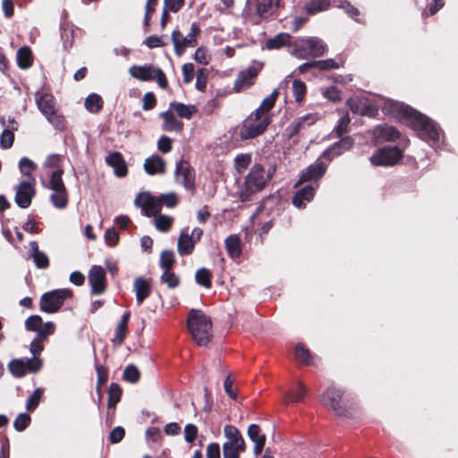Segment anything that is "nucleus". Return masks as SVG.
Here are the masks:
<instances>
[{
    "mask_svg": "<svg viewBox=\"0 0 458 458\" xmlns=\"http://www.w3.org/2000/svg\"><path fill=\"white\" fill-rule=\"evenodd\" d=\"M157 199L160 200L161 208L163 206H165L167 208H174L178 203V199L175 193H166V194H160L157 196Z\"/></svg>",
    "mask_w": 458,
    "mask_h": 458,
    "instance_id": "nucleus-57",
    "label": "nucleus"
},
{
    "mask_svg": "<svg viewBox=\"0 0 458 458\" xmlns=\"http://www.w3.org/2000/svg\"><path fill=\"white\" fill-rule=\"evenodd\" d=\"M329 6V0H310L305 4L304 10L307 14L315 15L318 13L327 10Z\"/></svg>",
    "mask_w": 458,
    "mask_h": 458,
    "instance_id": "nucleus-36",
    "label": "nucleus"
},
{
    "mask_svg": "<svg viewBox=\"0 0 458 458\" xmlns=\"http://www.w3.org/2000/svg\"><path fill=\"white\" fill-rule=\"evenodd\" d=\"M88 279L92 295H100L105 293L106 278L105 269L101 266H92L89 269Z\"/></svg>",
    "mask_w": 458,
    "mask_h": 458,
    "instance_id": "nucleus-15",
    "label": "nucleus"
},
{
    "mask_svg": "<svg viewBox=\"0 0 458 458\" xmlns=\"http://www.w3.org/2000/svg\"><path fill=\"white\" fill-rule=\"evenodd\" d=\"M30 256L37 267L47 268L49 266V259L46 253L38 250L37 242H30Z\"/></svg>",
    "mask_w": 458,
    "mask_h": 458,
    "instance_id": "nucleus-29",
    "label": "nucleus"
},
{
    "mask_svg": "<svg viewBox=\"0 0 458 458\" xmlns=\"http://www.w3.org/2000/svg\"><path fill=\"white\" fill-rule=\"evenodd\" d=\"M30 421L31 419L29 414L21 413L16 417L13 422V428L19 432L23 431L26 428H28Z\"/></svg>",
    "mask_w": 458,
    "mask_h": 458,
    "instance_id": "nucleus-55",
    "label": "nucleus"
},
{
    "mask_svg": "<svg viewBox=\"0 0 458 458\" xmlns=\"http://www.w3.org/2000/svg\"><path fill=\"white\" fill-rule=\"evenodd\" d=\"M72 296V292L66 288L47 292L40 298V310L47 313H55L62 307L64 301Z\"/></svg>",
    "mask_w": 458,
    "mask_h": 458,
    "instance_id": "nucleus-6",
    "label": "nucleus"
},
{
    "mask_svg": "<svg viewBox=\"0 0 458 458\" xmlns=\"http://www.w3.org/2000/svg\"><path fill=\"white\" fill-rule=\"evenodd\" d=\"M295 358L298 361L305 365L311 364V354L310 351L301 344H298L295 347Z\"/></svg>",
    "mask_w": 458,
    "mask_h": 458,
    "instance_id": "nucleus-48",
    "label": "nucleus"
},
{
    "mask_svg": "<svg viewBox=\"0 0 458 458\" xmlns=\"http://www.w3.org/2000/svg\"><path fill=\"white\" fill-rule=\"evenodd\" d=\"M212 276L211 273L205 267H201L197 270L195 274L196 283L199 285H202L206 288H210L212 285L211 281Z\"/></svg>",
    "mask_w": 458,
    "mask_h": 458,
    "instance_id": "nucleus-45",
    "label": "nucleus"
},
{
    "mask_svg": "<svg viewBox=\"0 0 458 458\" xmlns=\"http://www.w3.org/2000/svg\"><path fill=\"white\" fill-rule=\"evenodd\" d=\"M106 163L114 168V174L118 177H123L128 173L126 163L119 152H113L107 155L106 157Z\"/></svg>",
    "mask_w": 458,
    "mask_h": 458,
    "instance_id": "nucleus-20",
    "label": "nucleus"
},
{
    "mask_svg": "<svg viewBox=\"0 0 458 458\" xmlns=\"http://www.w3.org/2000/svg\"><path fill=\"white\" fill-rule=\"evenodd\" d=\"M130 315V312H125L116 327L115 335L113 341L117 342L118 344H122L126 336Z\"/></svg>",
    "mask_w": 458,
    "mask_h": 458,
    "instance_id": "nucleus-37",
    "label": "nucleus"
},
{
    "mask_svg": "<svg viewBox=\"0 0 458 458\" xmlns=\"http://www.w3.org/2000/svg\"><path fill=\"white\" fill-rule=\"evenodd\" d=\"M327 47L318 38L298 39L293 47L292 55L299 59L318 57L325 54Z\"/></svg>",
    "mask_w": 458,
    "mask_h": 458,
    "instance_id": "nucleus-5",
    "label": "nucleus"
},
{
    "mask_svg": "<svg viewBox=\"0 0 458 458\" xmlns=\"http://www.w3.org/2000/svg\"><path fill=\"white\" fill-rule=\"evenodd\" d=\"M36 102L38 109L44 116L49 115L55 111L54 97L50 94H42L38 98H37Z\"/></svg>",
    "mask_w": 458,
    "mask_h": 458,
    "instance_id": "nucleus-33",
    "label": "nucleus"
},
{
    "mask_svg": "<svg viewBox=\"0 0 458 458\" xmlns=\"http://www.w3.org/2000/svg\"><path fill=\"white\" fill-rule=\"evenodd\" d=\"M154 217V225L160 232H167L174 223V218L165 215L157 214Z\"/></svg>",
    "mask_w": 458,
    "mask_h": 458,
    "instance_id": "nucleus-44",
    "label": "nucleus"
},
{
    "mask_svg": "<svg viewBox=\"0 0 458 458\" xmlns=\"http://www.w3.org/2000/svg\"><path fill=\"white\" fill-rule=\"evenodd\" d=\"M50 201L52 205L58 208L64 209L68 204V192L66 189L54 191L50 195Z\"/></svg>",
    "mask_w": 458,
    "mask_h": 458,
    "instance_id": "nucleus-39",
    "label": "nucleus"
},
{
    "mask_svg": "<svg viewBox=\"0 0 458 458\" xmlns=\"http://www.w3.org/2000/svg\"><path fill=\"white\" fill-rule=\"evenodd\" d=\"M389 112L416 131L419 136L433 143L439 140V130L435 123L427 116L417 112L409 106L400 102H391Z\"/></svg>",
    "mask_w": 458,
    "mask_h": 458,
    "instance_id": "nucleus-1",
    "label": "nucleus"
},
{
    "mask_svg": "<svg viewBox=\"0 0 458 458\" xmlns=\"http://www.w3.org/2000/svg\"><path fill=\"white\" fill-rule=\"evenodd\" d=\"M17 64L21 69H28L32 64V52L29 47H22L17 51Z\"/></svg>",
    "mask_w": 458,
    "mask_h": 458,
    "instance_id": "nucleus-38",
    "label": "nucleus"
},
{
    "mask_svg": "<svg viewBox=\"0 0 458 458\" xmlns=\"http://www.w3.org/2000/svg\"><path fill=\"white\" fill-rule=\"evenodd\" d=\"M224 433L227 441L225 443L232 444L237 447H240V450L245 449V442L242 438L239 429L233 425H226L224 428Z\"/></svg>",
    "mask_w": 458,
    "mask_h": 458,
    "instance_id": "nucleus-28",
    "label": "nucleus"
},
{
    "mask_svg": "<svg viewBox=\"0 0 458 458\" xmlns=\"http://www.w3.org/2000/svg\"><path fill=\"white\" fill-rule=\"evenodd\" d=\"M350 123V118L348 114L342 116L335 128L334 129V132L336 133L338 137L343 136L344 133L348 131V127Z\"/></svg>",
    "mask_w": 458,
    "mask_h": 458,
    "instance_id": "nucleus-60",
    "label": "nucleus"
},
{
    "mask_svg": "<svg viewBox=\"0 0 458 458\" xmlns=\"http://www.w3.org/2000/svg\"><path fill=\"white\" fill-rule=\"evenodd\" d=\"M315 195V188L311 185H306L296 191L293 198V204L297 208H303L307 202H310Z\"/></svg>",
    "mask_w": 458,
    "mask_h": 458,
    "instance_id": "nucleus-26",
    "label": "nucleus"
},
{
    "mask_svg": "<svg viewBox=\"0 0 458 458\" xmlns=\"http://www.w3.org/2000/svg\"><path fill=\"white\" fill-rule=\"evenodd\" d=\"M175 179L187 190H193L195 186V171L190 164L183 159L176 163Z\"/></svg>",
    "mask_w": 458,
    "mask_h": 458,
    "instance_id": "nucleus-16",
    "label": "nucleus"
},
{
    "mask_svg": "<svg viewBox=\"0 0 458 458\" xmlns=\"http://www.w3.org/2000/svg\"><path fill=\"white\" fill-rule=\"evenodd\" d=\"M270 123V115L252 112L238 127L241 140L254 139L265 132Z\"/></svg>",
    "mask_w": 458,
    "mask_h": 458,
    "instance_id": "nucleus-4",
    "label": "nucleus"
},
{
    "mask_svg": "<svg viewBox=\"0 0 458 458\" xmlns=\"http://www.w3.org/2000/svg\"><path fill=\"white\" fill-rule=\"evenodd\" d=\"M55 327L53 322L45 323L43 328L38 332L35 338L31 341L30 350L33 354V357L39 354L43 351L42 343L47 340V338L55 333Z\"/></svg>",
    "mask_w": 458,
    "mask_h": 458,
    "instance_id": "nucleus-17",
    "label": "nucleus"
},
{
    "mask_svg": "<svg viewBox=\"0 0 458 458\" xmlns=\"http://www.w3.org/2000/svg\"><path fill=\"white\" fill-rule=\"evenodd\" d=\"M164 123L162 129L165 131L181 132L183 129V123L178 120L171 110L165 111L160 114Z\"/></svg>",
    "mask_w": 458,
    "mask_h": 458,
    "instance_id": "nucleus-24",
    "label": "nucleus"
},
{
    "mask_svg": "<svg viewBox=\"0 0 458 458\" xmlns=\"http://www.w3.org/2000/svg\"><path fill=\"white\" fill-rule=\"evenodd\" d=\"M261 69L262 64L257 63L255 65L249 66L245 70L241 71L234 81V91L241 92L251 87Z\"/></svg>",
    "mask_w": 458,
    "mask_h": 458,
    "instance_id": "nucleus-12",
    "label": "nucleus"
},
{
    "mask_svg": "<svg viewBox=\"0 0 458 458\" xmlns=\"http://www.w3.org/2000/svg\"><path fill=\"white\" fill-rule=\"evenodd\" d=\"M327 166L322 162H317L310 165L301 175L299 182H307L310 180H318L325 174Z\"/></svg>",
    "mask_w": 458,
    "mask_h": 458,
    "instance_id": "nucleus-27",
    "label": "nucleus"
},
{
    "mask_svg": "<svg viewBox=\"0 0 458 458\" xmlns=\"http://www.w3.org/2000/svg\"><path fill=\"white\" fill-rule=\"evenodd\" d=\"M45 324H43L42 318L38 315H32L29 317L25 321V328L28 331L39 332Z\"/></svg>",
    "mask_w": 458,
    "mask_h": 458,
    "instance_id": "nucleus-49",
    "label": "nucleus"
},
{
    "mask_svg": "<svg viewBox=\"0 0 458 458\" xmlns=\"http://www.w3.org/2000/svg\"><path fill=\"white\" fill-rule=\"evenodd\" d=\"M144 169L150 175L162 174L165 172V162L158 155H152L145 160Z\"/></svg>",
    "mask_w": 458,
    "mask_h": 458,
    "instance_id": "nucleus-23",
    "label": "nucleus"
},
{
    "mask_svg": "<svg viewBox=\"0 0 458 458\" xmlns=\"http://www.w3.org/2000/svg\"><path fill=\"white\" fill-rule=\"evenodd\" d=\"M317 121V116L315 114H305L301 117H300L297 121L293 122L289 127V137H293L296 135L301 129L304 125H311L314 124Z\"/></svg>",
    "mask_w": 458,
    "mask_h": 458,
    "instance_id": "nucleus-31",
    "label": "nucleus"
},
{
    "mask_svg": "<svg viewBox=\"0 0 458 458\" xmlns=\"http://www.w3.org/2000/svg\"><path fill=\"white\" fill-rule=\"evenodd\" d=\"M200 33V29L197 23H192L190 32L183 36L179 30L172 32L171 39L174 44V52L177 55H182L187 47H195L198 45L197 38Z\"/></svg>",
    "mask_w": 458,
    "mask_h": 458,
    "instance_id": "nucleus-7",
    "label": "nucleus"
},
{
    "mask_svg": "<svg viewBox=\"0 0 458 458\" xmlns=\"http://www.w3.org/2000/svg\"><path fill=\"white\" fill-rule=\"evenodd\" d=\"M133 289L136 294L137 303L140 305L150 295V281L141 276L137 277L133 284Z\"/></svg>",
    "mask_w": 458,
    "mask_h": 458,
    "instance_id": "nucleus-22",
    "label": "nucleus"
},
{
    "mask_svg": "<svg viewBox=\"0 0 458 458\" xmlns=\"http://www.w3.org/2000/svg\"><path fill=\"white\" fill-rule=\"evenodd\" d=\"M352 145H353V140L351 137H345V138H343L340 141L332 145L330 148H328L324 152L323 155L326 157L332 159L335 157L341 155L344 151L351 149Z\"/></svg>",
    "mask_w": 458,
    "mask_h": 458,
    "instance_id": "nucleus-25",
    "label": "nucleus"
},
{
    "mask_svg": "<svg viewBox=\"0 0 458 458\" xmlns=\"http://www.w3.org/2000/svg\"><path fill=\"white\" fill-rule=\"evenodd\" d=\"M64 170L59 168L51 174L48 188L53 191L66 189L62 178Z\"/></svg>",
    "mask_w": 458,
    "mask_h": 458,
    "instance_id": "nucleus-42",
    "label": "nucleus"
},
{
    "mask_svg": "<svg viewBox=\"0 0 458 458\" xmlns=\"http://www.w3.org/2000/svg\"><path fill=\"white\" fill-rule=\"evenodd\" d=\"M35 178L30 177V180L21 182L15 193V203L21 208H27L31 204V199L36 194L35 190Z\"/></svg>",
    "mask_w": 458,
    "mask_h": 458,
    "instance_id": "nucleus-11",
    "label": "nucleus"
},
{
    "mask_svg": "<svg viewBox=\"0 0 458 458\" xmlns=\"http://www.w3.org/2000/svg\"><path fill=\"white\" fill-rule=\"evenodd\" d=\"M251 162L250 154H240L234 158V168L238 174H242Z\"/></svg>",
    "mask_w": 458,
    "mask_h": 458,
    "instance_id": "nucleus-47",
    "label": "nucleus"
},
{
    "mask_svg": "<svg viewBox=\"0 0 458 458\" xmlns=\"http://www.w3.org/2000/svg\"><path fill=\"white\" fill-rule=\"evenodd\" d=\"M306 394V387L302 383L298 384V389L295 393L291 392L286 394L288 402L297 403L303 399Z\"/></svg>",
    "mask_w": 458,
    "mask_h": 458,
    "instance_id": "nucleus-59",
    "label": "nucleus"
},
{
    "mask_svg": "<svg viewBox=\"0 0 458 458\" xmlns=\"http://www.w3.org/2000/svg\"><path fill=\"white\" fill-rule=\"evenodd\" d=\"M243 450H240V447L233 445L232 444L224 443L223 445L224 458H239V454Z\"/></svg>",
    "mask_w": 458,
    "mask_h": 458,
    "instance_id": "nucleus-61",
    "label": "nucleus"
},
{
    "mask_svg": "<svg viewBox=\"0 0 458 458\" xmlns=\"http://www.w3.org/2000/svg\"><path fill=\"white\" fill-rule=\"evenodd\" d=\"M403 157V151L397 147H384L374 152L369 160L376 166H393Z\"/></svg>",
    "mask_w": 458,
    "mask_h": 458,
    "instance_id": "nucleus-9",
    "label": "nucleus"
},
{
    "mask_svg": "<svg viewBox=\"0 0 458 458\" xmlns=\"http://www.w3.org/2000/svg\"><path fill=\"white\" fill-rule=\"evenodd\" d=\"M225 249L232 259L239 258L242 254L241 240L238 235L232 234L225 239Z\"/></svg>",
    "mask_w": 458,
    "mask_h": 458,
    "instance_id": "nucleus-32",
    "label": "nucleus"
},
{
    "mask_svg": "<svg viewBox=\"0 0 458 458\" xmlns=\"http://www.w3.org/2000/svg\"><path fill=\"white\" fill-rule=\"evenodd\" d=\"M14 141V134L9 130H4L0 138V146L2 148H10Z\"/></svg>",
    "mask_w": 458,
    "mask_h": 458,
    "instance_id": "nucleus-62",
    "label": "nucleus"
},
{
    "mask_svg": "<svg viewBox=\"0 0 458 458\" xmlns=\"http://www.w3.org/2000/svg\"><path fill=\"white\" fill-rule=\"evenodd\" d=\"M160 280L172 289L178 286L180 283L179 277L171 269L164 270Z\"/></svg>",
    "mask_w": 458,
    "mask_h": 458,
    "instance_id": "nucleus-51",
    "label": "nucleus"
},
{
    "mask_svg": "<svg viewBox=\"0 0 458 458\" xmlns=\"http://www.w3.org/2000/svg\"><path fill=\"white\" fill-rule=\"evenodd\" d=\"M174 264V255L172 250H163L160 254L159 265L163 270L172 269Z\"/></svg>",
    "mask_w": 458,
    "mask_h": 458,
    "instance_id": "nucleus-50",
    "label": "nucleus"
},
{
    "mask_svg": "<svg viewBox=\"0 0 458 458\" xmlns=\"http://www.w3.org/2000/svg\"><path fill=\"white\" fill-rule=\"evenodd\" d=\"M129 72L133 78L140 81L156 80L162 89H165L168 85L166 77L163 71L152 65H133L130 68Z\"/></svg>",
    "mask_w": 458,
    "mask_h": 458,
    "instance_id": "nucleus-8",
    "label": "nucleus"
},
{
    "mask_svg": "<svg viewBox=\"0 0 458 458\" xmlns=\"http://www.w3.org/2000/svg\"><path fill=\"white\" fill-rule=\"evenodd\" d=\"M103 99L98 94H90L85 99V107L90 113H98L103 107Z\"/></svg>",
    "mask_w": 458,
    "mask_h": 458,
    "instance_id": "nucleus-40",
    "label": "nucleus"
},
{
    "mask_svg": "<svg viewBox=\"0 0 458 458\" xmlns=\"http://www.w3.org/2000/svg\"><path fill=\"white\" fill-rule=\"evenodd\" d=\"M19 169L20 172L28 176V180H30L32 176V173L37 169V165L28 157H21L19 161Z\"/></svg>",
    "mask_w": 458,
    "mask_h": 458,
    "instance_id": "nucleus-46",
    "label": "nucleus"
},
{
    "mask_svg": "<svg viewBox=\"0 0 458 458\" xmlns=\"http://www.w3.org/2000/svg\"><path fill=\"white\" fill-rule=\"evenodd\" d=\"M290 35L287 33H280L266 42L267 49H278L289 43Z\"/></svg>",
    "mask_w": 458,
    "mask_h": 458,
    "instance_id": "nucleus-41",
    "label": "nucleus"
},
{
    "mask_svg": "<svg viewBox=\"0 0 458 458\" xmlns=\"http://www.w3.org/2000/svg\"><path fill=\"white\" fill-rule=\"evenodd\" d=\"M208 71L205 68L199 69L197 72V79H196V89L199 91H205L207 88Z\"/></svg>",
    "mask_w": 458,
    "mask_h": 458,
    "instance_id": "nucleus-54",
    "label": "nucleus"
},
{
    "mask_svg": "<svg viewBox=\"0 0 458 458\" xmlns=\"http://www.w3.org/2000/svg\"><path fill=\"white\" fill-rule=\"evenodd\" d=\"M275 168L266 170L260 164H255L244 179V182L239 191V198L242 202L251 199V197L261 191L267 182L272 179Z\"/></svg>",
    "mask_w": 458,
    "mask_h": 458,
    "instance_id": "nucleus-2",
    "label": "nucleus"
},
{
    "mask_svg": "<svg viewBox=\"0 0 458 458\" xmlns=\"http://www.w3.org/2000/svg\"><path fill=\"white\" fill-rule=\"evenodd\" d=\"M169 106L170 109H173L179 117L188 120L191 119L198 111L194 105H184L176 101L171 102Z\"/></svg>",
    "mask_w": 458,
    "mask_h": 458,
    "instance_id": "nucleus-30",
    "label": "nucleus"
},
{
    "mask_svg": "<svg viewBox=\"0 0 458 458\" xmlns=\"http://www.w3.org/2000/svg\"><path fill=\"white\" fill-rule=\"evenodd\" d=\"M344 392L335 386L328 387L320 396L321 403L330 408L337 416L345 414L343 402Z\"/></svg>",
    "mask_w": 458,
    "mask_h": 458,
    "instance_id": "nucleus-10",
    "label": "nucleus"
},
{
    "mask_svg": "<svg viewBox=\"0 0 458 458\" xmlns=\"http://www.w3.org/2000/svg\"><path fill=\"white\" fill-rule=\"evenodd\" d=\"M278 95V89H274L268 97L263 99L260 106L254 112L259 114L270 115V111L274 107Z\"/></svg>",
    "mask_w": 458,
    "mask_h": 458,
    "instance_id": "nucleus-34",
    "label": "nucleus"
},
{
    "mask_svg": "<svg viewBox=\"0 0 458 458\" xmlns=\"http://www.w3.org/2000/svg\"><path fill=\"white\" fill-rule=\"evenodd\" d=\"M42 394L43 392L40 388H37L34 390L33 394L28 398L26 403V409L28 411H34L38 407Z\"/></svg>",
    "mask_w": 458,
    "mask_h": 458,
    "instance_id": "nucleus-56",
    "label": "nucleus"
},
{
    "mask_svg": "<svg viewBox=\"0 0 458 458\" xmlns=\"http://www.w3.org/2000/svg\"><path fill=\"white\" fill-rule=\"evenodd\" d=\"M316 64L317 69H318L319 71L338 69L341 66L340 64L334 59L316 61Z\"/></svg>",
    "mask_w": 458,
    "mask_h": 458,
    "instance_id": "nucleus-63",
    "label": "nucleus"
},
{
    "mask_svg": "<svg viewBox=\"0 0 458 458\" xmlns=\"http://www.w3.org/2000/svg\"><path fill=\"white\" fill-rule=\"evenodd\" d=\"M399 137V131L393 126L378 125L373 130V138L377 144L385 141H394Z\"/></svg>",
    "mask_w": 458,
    "mask_h": 458,
    "instance_id": "nucleus-19",
    "label": "nucleus"
},
{
    "mask_svg": "<svg viewBox=\"0 0 458 458\" xmlns=\"http://www.w3.org/2000/svg\"><path fill=\"white\" fill-rule=\"evenodd\" d=\"M134 204L140 208L146 216H154L161 211V203L157 196L149 192H141L137 195Z\"/></svg>",
    "mask_w": 458,
    "mask_h": 458,
    "instance_id": "nucleus-14",
    "label": "nucleus"
},
{
    "mask_svg": "<svg viewBox=\"0 0 458 458\" xmlns=\"http://www.w3.org/2000/svg\"><path fill=\"white\" fill-rule=\"evenodd\" d=\"M123 378L131 383H136L140 378V371L134 365H128L123 371Z\"/></svg>",
    "mask_w": 458,
    "mask_h": 458,
    "instance_id": "nucleus-58",
    "label": "nucleus"
},
{
    "mask_svg": "<svg viewBox=\"0 0 458 458\" xmlns=\"http://www.w3.org/2000/svg\"><path fill=\"white\" fill-rule=\"evenodd\" d=\"M279 0H256L257 13L259 17H267L273 13Z\"/></svg>",
    "mask_w": 458,
    "mask_h": 458,
    "instance_id": "nucleus-35",
    "label": "nucleus"
},
{
    "mask_svg": "<svg viewBox=\"0 0 458 458\" xmlns=\"http://www.w3.org/2000/svg\"><path fill=\"white\" fill-rule=\"evenodd\" d=\"M211 320L199 310H191L187 327L198 345H206L211 337Z\"/></svg>",
    "mask_w": 458,
    "mask_h": 458,
    "instance_id": "nucleus-3",
    "label": "nucleus"
},
{
    "mask_svg": "<svg viewBox=\"0 0 458 458\" xmlns=\"http://www.w3.org/2000/svg\"><path fill=\"white\" fill-rule=\"evenodd\" d=\"M184 0H164V9L167 12L177 13L184 5Z\"/></svg>",
    "mask_w": 458,
    "mask_h": 458,
    "instance_id": "nucleus-64",
    "label": "nucleus"
},
{
    "mask_svg": "<svg viewBox=\"0 0 458 458\" xmlns=\"http://www.w3.org/2000/svg\"><path fill=\"white\" fill-rule=\"evenodd\" d=\"M47 121L58 131H63L65 128V121L63 115L57 114L55 110L49 115L45 116Z\"/></svg>",
    "mask_w": 458,
    "mask_h": 458,
    "instance_id": "nucleus-53",
    "label": "nucleus"
},
{
    "mask_svg": "<svg viewBox=\"0 0 458 458\" xmlns=\"http://www.w3.org/2000/svg\"><path fill=\"white\" fill-rule=\"evenodd\" d=\"M42 366V360L38 357L27 360H13L9 363L11 373L16 377H23L27 372H37Z\"/></svg>",
    "mask_w": 458,
    "mask_h": 458,
    "instance_id": "nucleus-13",
    "label": "nucleus"
},
{
    "mask_svg": "<svg viewBox=\"0 0 458 458\" xmlns=\"http://www.w3.org/2000/svg\"><path fill=\"white\" fill-rule=\"evenodd\" d=\"M350 110L356 114L372 116L377 110L366 99L360 98H350L347 101Z\"/></svg>",
    "mask_w": 458,
    "mask_h": 458,
    "instance_id": "nucleus-18",
    "label": "nucleus"
},
{
    "mask_svg": "<svg viewBox=\"0 0 458 458\" xmlns=\"http://www.w3.org/2000/svg\"><path fill=\"white\" fill-rule=\"evenodd\" d=\"M306 85L300 80H294L293 81V94L295 101L300 103L303 100L306 94Z\"/></svg>",
    "mask_w": 458,
    "mask_h": 458,
    "instance_id": "nucleus-52",
    "label": "nucleus"
},
{
    "mask_svg": "<svg viewBox=\"0 0 458 458\" xmlns=\"http://www.w3.org/2000/svg\"><path fill=\"white\" fill-rule=\"evenodd\" d=\"M122 396V389L116 383H112L108 391L107 406L114 408L120 402Z\"/></svg>",
    "mask_w": 458,
    "mask_h": 458,
    "instance_id": "nucleus-43",
    "label": "nucleus"
},
{
    "mask_svg": "<svg viewBox=\"0 0 458 458\" xmlns=\"http://www.w3.org/2000/svg\"><path fill=\"white\" fill-rule=\"evenodd\" d=\"M196 240L190 236L188 229H183L178 238L177 250L181 256L191 255L195 248Z\"/></svg>",
    "mask_w": 458,
    "mask_h": 458,
    "instance_id": "nucleus-21",
    "label": "nucleus"
}]
</instances>
